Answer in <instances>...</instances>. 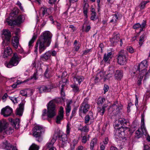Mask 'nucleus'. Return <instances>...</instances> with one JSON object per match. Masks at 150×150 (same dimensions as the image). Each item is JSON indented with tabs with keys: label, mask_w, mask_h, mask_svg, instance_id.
<instances>
[{
	"label": "nucleus",
	"mask_w": 150,
	"mask_h": 150,
	"mask_svg": "<svg viewBox=\"0 0 150 150\" xmlns=\"http://www.w3.org/2000/svg\"><path fill=\"white\" fill-rule=\"evenodd\" d=\"M52 37V34L49 31L43 33L36 42L34 52L37 53L38 49L40 54L44 51L47 47L50 46Z\"/></svg>",
	"instance_id": "1"
},
{
	"label": "nucleus",
	"mask_w": 150,
	"mask_h": 150,
	"mask_svg": "<svg viewBox=\"0 0 150 150\" xmlns=\"http://www.w3.org/2000/svg\"><path fill=\"white\" fill-rule=\"evenodd\" d=\"M122 126L117 128L114 131V134L115 138L121 140L125 138V129L127 127L128 124H129L128 121L125 119H121L118 121Z\"/></svg>",
	"instance_id": "2"
},
{
	"label": "nucleus",
	"mask_w": 150,
	"mask_h": 150,
	"mask_svg": "<svg viewBox=\"0 0 150 150\" xmlns=\"http://www.w3.org/2000/svg\"><path fill=\"white\" fill-rule=\"evenodd\" d=\"M54 100L50 101L47 105V117L52 118L55 116L57 113V110Z\"/></svg>",
	"instance_id": "3"
},
{
	"label": "nucleus",
	"mask_w": 150,
	"mask_h": 150,
	"mask_svg": "<svg viewBox=\"0 0 150 150\" xmlns=\"http://www.w3.org/2000/svg\"><path fill=\"white\" fill-rule=\"evenodd\" d=\"M42 130V127L39 125H36L33 129V136L35 137L36 140L39 142L42 141V138L41 134Z\"/></svg>",
	"instance_id": "4"
},
{
	"label": "nucleus",
	"mask_w": 150,
	"mask_h": 150,
	"mask_svg": "<svg viewBox=\"0 0 150 150\" xmlns=\"http://www.w3.org/2000/svg\"><path fill=\"white\" fill-rule=\"evenodd\" d=\"M21 59L16 53H14L13 56L8 63L5 64V66L8 68L17 66L19 63Z\"/></svg>",
	"instance_id": "5"
},
{
	"label": "nucleus",
	"mask_w": 150,
	"mask_h": 150,
	"mask_svg": "<svg viewBox=\"0 0 150 150\" xmlns=\"http://www.w3.org/2000/svg\"><path fill=\"white\" fill-rule=\"evenodd\" d=\"M144 115L142 114L141 118V128L138 129L135 132V136L137 138L141 137L143 134L146 133V130L144 125Z\"/></svg>",
	"instance_id": "6"
},
{
	"label": "nucleus",
	"mask_w": 150,
	"mask_h": 150,
	"mask_svg": "<svg viewBox=\"0 0 150 150\" xmlns=\"http://www.w3.org/2000/svg\"><path fill=\"white\" fill-rule=\"evenodd\" d=\"M9 18H7L6 21L9 25L11 26H14L15 25L20 24L23 22L25 20L24 16L22 15L18 16L14 20H12L10 19Z\"/></svg>",
	"instance_id": "7"
},
{
	"label": "nucleus",
	"mask_w": 150,
	"mask_h": 150,
	"mask_svg": "<svg viewBox=\"0 0 150 150\" xmlns=\"http://www.w3.org/2000/svg\"><path fill=\"white\" fill-rule=\"evenodd\" d=\"M3 34L5 39L3 40L2 45L5 47L4 45H8L9 44L11 35L10 31L8 30H4L3 31Z\"/></svg>",
	"instance_id": "8"
},
{
	"label": "nucleus",
	"mask_w": 150,
	"mask_h": 150,
	"mask_svg": "<svg viewBox=\"0 0 150 150\" xmlns=\"http://www.w3.org/2000/svg\"><path fill=\"white\" fill-rule=\"evenodd\" d=\"M0 147L7 150H18L16 147L12 146L10 143H8L7 141H5L0 144Z\"/></svg>",
	"instance_id": "9"
},
{
	"label": "nucleus",
	"mask_w": 150,
	"mask_h": 150,
	"mask_svg": "<svg viewBox=\"0 0 150 150\" xmlns=\"http://www.w3.org/2000/svg\"><path fill=\"white\" fill-rule=\"evenodd\" d=\"M87 99H85L84 102L80 106V109H79L84 113H86L89 110L90 106L85 101H87Z\"/></svg>",
	"instance_id": "10"
},
{
	"label": "nucleus",
	"mask_w": 150,
	"mask_h": 150,
	"mask_svg": "<svg viewBox=\"0 0 150 150\" xmlns=\"http://www.w3.org/2000/svg\"><path fill=\"white\" fill-rule=\"evenodd\" d=\"M12 112V109L9 107L6 106L3 108L1 110V114L5 117H7L10 115Z\"/></svg>",
	"instance_id": "11"
},
{
	"label": "nucleus",
	"mask_w": 150,
	"mask_h": 150,
	"mask_svg": "<svg viewBox=\"0 0 150 150\" xmlns=\"http://www.w3.org/2000/svg\"><path fill=\"white\" fill-rule=\"evenodd\" d=\"M25 103L24 101H23L20 103L19 107L16 109V115L19 116H21L22 115Z\"/></svg>",
	"instance_id": "12"
},
{
	"label": "nucleus",
	"mask_w": 150,
	"mask_h": 150,
	"mask_svg": "<svg viewBox=\"0 0 150 150\" xmlns=\"http://www.w3.org/2000/svg\"><path fill=\"white\" fill-rule=\"evenodd\" d=\"M147 62L146 60H144L142 61L139 65L137 66L138 67V69L139 71H142V72H144V73L146 72V68L147 67Z\"/></svg>",
	"instance_id": "13"
},
{
	"label": "nucleus",
	"mask_w": 150,
	"mask_h": 150,
	"mask_svg": "<svg viewBox=\"0 0 150 150\" xmlns=\"http://www.w3.org/2000/svg\"><path fill=\"white\" fill-rule=\"evenodd\" d=\"M127 62V59L125 56L122 54H119L117 57L118 63L122 65L125 64Z\"/></svg>",
	"instance_id": "14"
},
{
	"label": "nucleus",
	"mask_w": 150,
	"mask_h": 150,
	"mask_svg": "<svg viewBox=\"0 0 150 150\" xmlns=\"http://www.w3.org/2000/svg\"><path fill=\"white\" fill-rule=\"evenodd\" d=\"M2 45L3 48L4 49V51L3 57L4 58L7 57L8 56L11 55L12 53V51L11 47L9 46H8L5 48V45H4L5 47Z\"/></svg>",
	"instance_id": "15"
},
{
	"label": "nucleus",
	"mask_w": 150,
	"mask_h": 150,
	"mask_svg": "<svg viewBox=\"0 0 150 150\" xmlns=\"http://www.w3.org/2000/svg\"><path fill=\"white\" fill-rule=\"evenodd\" d=\"M64 108L62 107H61L60 108L59 113L56 118V122L57 123H60V121L62 120L64 116Z\"/></svg>",
	"instance_id": "16"
},
{
	"label": "nucleus",
	"mask_w": 150,
	"mask_h": 150,
	"mask_svg": "<svg viewBox=\"0 0 150 150\" xmlns=\"http://www.w3.org/2000/svg\"><path fill=\"white\" fill-rule=\"evenodd\" d=\"M9 121L11 122V124L16 129H18L19 127L20 120L18 118L16 119L15 120L11 118L8 119Z\"/></svg>",
	"instance_id": "17"
},
{
	"label": "nucleus",
	"mask_w": 150,
	"mask_h": 150,
	"mask_svg": "<svg viewBox=\"0 0 150 150\" xmlns=\"http://www.w3.org/2000/svg\"><path fill=\"white\" fill-rule=\"evenodd\" d=\"M120 39V35L117 34L114 35L113 37L110 39V41L112 45L114 46L117 43Z\"/></svg>",
	"instance_id": "18"
},
{
	"label": "nucleus",
	"mask_w": 150,
	"mask_h": 150,
	"mask_svg": "<svg viewBox=\"0 0 150 150\" xmlns=\"http://www.w3.org/2000/svg\"><path fill=\"white\" fill-rule=\"evenodd\" d=\"M146 25V22L145 21H143L141 24L139 23H137L135 24L133 26L134 29H137L140 28V32L143 30L145 26Z\"/></svg>",
	"instance_id": "19"
},
{
	"label": "nucleus",
	"mask_w": 150,
	"mask_h": 150,
	"mask_svg": "<svg viewBox=\"0 0 150 150\" xmlns=\"http://www.w3.org/2000/svg\"><path fill=\"white\" fill-rule=\"evenodd\" d=\"M20 93V94L21 95L26 97L28 95H31L33 93V92L31 89L27 88L21 91Z\"/></svg>",
	"instance_id": "20"
},
{
	"label": "nucleus",
	"mask_w": 150,
	"mask_h": 150,
	"mask_svg": "<svg viewBox=\"0 0 150 150\" xmlns=\"http://www.w3.org/2000/svg\"><path fill=\"white\" fill-rule=\"evenodd\" d=\"M8 124L7 122L5 120H0V132H2L6 128Z\"/></svg>",
	"instance_id": "21"
},
{
	"label": "nucleus",
	"mask_w": 150,
	"mask_h": 150,
	"mask_svg": "<svg viewBox=\"0 0 150 150\" xmlns=\"http://www.w3.org/2000/svg\"><path fill=\"white\" fill-rule=\"evenodd\" d=\"M114 76L116 79L120 80L123 76L122 71L121 70H117L116 71Z\"/></svg>",
	"instance_id": "22"
},
{
	"label": "nucleus",
	"mask_w": 150,
	"mask_h": 150,
	"mask_svg": "<svg viewBox=\"0 0 150 150\" xmlns=\"http://www.w3.org/2000/svg\"><path fill=\"white\" fill-rule=\"evenodd\" d=\"M61 138V146L63 147L66 146L67 143V134H62Z\"/></svg>",
	"instance_id": "23"
},
{
	"label": "nucleus",
	"mask_w": 150,
	"mask_h": 150,
	"mask_svg": "<svg viewBox=\"0 0 150 150\" xmlns=\"http://www.w3.org/2000/svg\"><path fill=\"white\" fill-rule=\"evenodd\" d=\"M84 79V78L83 76L76 75L74 78V82L76 83H77L78 84H80L81 82L83 81Z\"/></svg>",
	"instance_id": "24"
},
{
	"label": "nucleus",
	"mask_w": 150,
	"mask_h": 150,
	"mask_svg": "<svg viewBox=\"0 0 150 150\" xmlns=\"http://www.w3.org/2000/svg\"><path fill=\"white\" fill-rule=\"evenodd\" d=\"M40 93H42L43 92H48L51 91V88L50 86H42L39 88Z\"/></svg>",
	"instance_id": "25"
},
{
	"label": "nucleus",
	"mask_w": 150,
	"mask_h": 150,
	"mask_svg": "<svg viewBox=\"0 0 150 150\" xmlns=\"http://www.w3.org/2000/svg\"><path fill=\"white\" fill-rule=\"evenodd\" d=\"M51 56L50 51H48L41 56V58L43 61H46L50 59Z\"/></svg>",
	"instance_id": "26"
},
{
	"label": "nucleus",
	"mask_w": 150,
	"mask_h": 150,
	"mask_svg": "<svg viewBox=\"0 0 150 150\" xmlns=\"http://www.w3.org/2000/svg\"><path fill=\"white\" fill-rule=\"evenodd\" d=\"M12 45L15 48L17 49L18 48L19 45V42L18 38L17 36L13 37Z\"/></svg>",
	"instance_id": "27"
},
{
	"label": "nucleus",
	"mask_w": 150,
	"mask_h": 150,
	"mask_svg": "<svg viewBox=\"0 0 150 150\" xmlns=\"http://www.w3.org/2000/svg\"><path fill=\"white\" fill-rule=\"evenodd\" d=\"M112 53L111 52H110L107 54H105L102 61L105 62H107L109 59L112 58Z\"/></svg>",
	"instance_id": "28"
},
{
	"label": "nucleus",
	"mask_w": 150,
	"mask_h": 150,
	"mask_svg": "<svg viewBox=\"0 0 150 150\" xmlns=\"http://www.w3.org/2000/svg\"><path fill=\"white\" fill-rule=\"evenodd\" d=\"M98 142L97 139L96 138L93 139L90 143V150H94V146H96Z\"/></svg>",
	"instance_id": "29"
},
{
	"label": "nucleus",
	"mask_w": 150,
	"mask_h": 150,
	"mask_svg": "<svg viewBox=\"0 0 150 150\" xmlns=\"http://www.w3.org/2000/svg\"><path fill=\"white\" fill-rule=\"evenodd\" d=\"M140 71L138 69V67L137 66H134L133 68V71L131 72V76L133 77L137 76L139 74Z\"/></svg>",
	"instance_id": "30"
},
{
	"label": "nucleus",
	"mask_w": 150,
	"mask_h": 150,
	"mask_svg": "<svg viewBox=\"0 0 150 150\" xmlns=\"http://www.w3.org/2000/svg\"><path fill=\"white\" fill-rule=\"evenodd\" d=\"M71 87L72 88V91L75 93H79L80 91L79 87L75 84L71 85Z\"/></svg>",
	"instance_id": "31"
},
{
	"label": "nucleus",
	"mask_w": 150,
	"mask_h": 150,
	"mask_svg": "<svg viewBox=\"0 0 150 150\" xmlns=\"http://www.w3.org/2000/svg\"><path fill=\"white\" fill-rule=\"evenodd\" d=\"M56 141V139L52 138L50 142L47 143L46 145V146L47 148L50 149L52 147H54L53 145Z\"/></svg>",
	"instance_id": "32"
},
{
	"label": "nucleus",
	"mask_w": 150,
	"mask_h": 150,
	"mask_svg": "<svg viewBox=\"0 0 150 150\" xmlns=\"http://www.w3.org/2000/svg\"><path fill=\"white\" fill-rule=\"evenodd\" d=\"M107 104H104L102 108H98V111L100 113L101 115H103L105 111V108L108 106Z\"/></svg>",
	"instance_id": "33"
},
{
	"label": "nucleus",
	"mask_w": 150,
	"mask_h": 150,
	"mask_svg": "<svg viewBox=\"0 0 150 150\" xmlns=\"http://www.w3.org/2000/svg\"><path fill=\"white\" fill-rule=\"evenodd\" d=\"M4 130V131L2 132H3L4 134H6L7 135L10 134H12L13 132V129L11 127H9L8 128L7 127Z\"/></svg>",
	"instance_id": "34"
},
{
	"label": "nucleus",
	"mask_w": 150,
	"mask_h": 150,
	"mask_svg": "<svg viewBox=\"0 0 150 150\" xmlns=\"http://www.w3.org/2000/svg\"><path fill=\"white\" fill-rule=\"evenodd\" d=\"M105 100V99L104 98L100 96L98 99L97 103L98 105H102Z\"/></svg>",
	"instance_id": "35"
},
{
	"label": "nucleus",
	"mask_w": 150,
	"mask_h": 150,
	"mask_svg": "<svg viewBox=\"0 0 150 150\" xmlns=\"http://www.w3.org/2000/svg\"><path fill=\"white\" fill-rule=\"evenodd\" d=\"M81 142L84 144L86 143L87 141L89 140L90 138V136L89 135H85L81 137Z\"/></svg>",
	"instance_id": "36"
},
{
	"label": "nucleus",
	"mask_w": 150,
	"mask_h": 150,
	"mask_svg": "<svg viewBox=\"0 0 150 150\" xmlns=\"http://www.w3.org/2000/svg\"><path fill=\"white\" fill-rule=\"evenodd\" d=\"M37 37V36L36 35H34L31 40L29 42L28 46L30 49L32 47V44L34 42L35 40L36 39Z\"/></svg>",
	"instance_id": "37"
},
{
	"label": "nucleus",
	"mask_w": 150,
	"mask_h": 150,
	"mask_svg": "<svg viewBox=\"0 0 150 150\" xmlns=\"http://www.w3.org/2000/svg\"><path fill=\"white\" fill-rule=\"evenodd\" d=\"M51 74V70L48 68L46 69V71L44 74V76L46 78H49Z\"/></svg>",
	"instance_id": "38"
},
{
	"label": "nucleus",
	"mask_w": 150,
	"mask_h": 150,
	"mask_svg": "<svg viewBox=\"0 0 150 150\" xmlns=\"http://www.w3.org/2000/svg\"><path fill=\"white\" fill-rule=\"evenodd\" d=\"M104 73L103 72L100 71L98 73L96 79L100 80L104 77Z\"/></svg>",
	"instance_id": "39"
},
{
	"label": "nucleus",
	"mask_w": 150,
	"mask_h": 150,
	"mask_svg": "<svg viewBox=\"0 0 150 150\" xmlns=\"http://www.w3.org/2000/svg\"><path fill=\"white\" fill-rule=\"evenodd\" d=\"M39 146L35 144H33L30 146L29 150H38Z\"/></svg>",
	"instance_id": "40"
},
{
	"label": "nucleus",
	"mask_w": 150,
	"mask_h": 150,
	"mask_svg": "<svg viewBox=\"0 0 150 150\" xmlns=\"http://www.w3.org/2000/svg\"><path fill=\"white\" fill-rule=\"evenodd\" d=\"M79 130L81 132H87L89 131V127L87 125L83 127L82 128H79Z\"/></svg>",
	"instance_id": "41"
},
{
	"label": "nucleus",
	"mask_w": 150,
	"mask_h": 150,
	"mask_svg": "<svg viewBox=\"0 0 150 150\" xmlns=\"http://www.w3.org/2000/svg\"><path fill=\"white\" fill-rule=\"evenodd\" d=\"M112 16V18L110 20V22L111 23H116L118 18L117 15V14H115L113 15Z\"/></svg>",
	"instance_id": "42"
},
{
	"label": "nucleus",
	"mask_w": 150,
	"mask_h": 150,
	"mask_svg": "<svg viewBox=\"0 0 150 150\" xmlns=\"http://www.w3.org/2000/svg\"><path fill=\"white\" fill-rule=\"evenodd\" d=\"M145 38V36L144 34H143L140 36L139 40V44L140 46H141L143 44V43L144 41V39Z\"/></svg>",
	"instance_id": "43"
},
{
	"label": "nucleus",
	"mask_w": 150,
	"mask_h": 150,
	"mask_svg": "<svg viewBox=\"0 0 150 150\" xmlns=\"http://www.w3.org/2000/svg\"><path fill=\"white\" fill-rule=\"evenodd\" d=\"M91 28L90 25H88L85 27L84 25H83L82 27V31L83 32H88Z\"/></svg>",
	"instance_id": "44"
},
{
	"label": "nucleus",
	"mask_w": 150,
	"mask_h": 150,
	"mask_svg": "<svg viewBox=\"0 0 150 150\" xmlns=\"http://www.w3.org/2000/svg\"><path fill=\"white\" fill-rule=\"evenodd\" d=\"M47 111L46 109L43 110L42 111V117L43 120H45L46 118H49L47 117Z\"/></svg>",
	"instance_id": "45"
},
{
	"label": "nucleus",
	"mask_w": 150,
	"mask_h": 150,
	"mask_svg": "<svg viewBox=\"0 0 150 150\" xmlns=\"http://www.w3.org/2000/svg\"><path fill=\"white\" fill-rule=\"evenodd\" d=\"M71 108L70 104L69 103H67L66 106V112L67 116L69 115L70 112L71 111Z\"/></svg>",
	"instance_id": "46"
},
{
	"label": "nucleus",
	"mask_w": 150,
	"mask_h": 150,
	"mask_svg": "<svg viewBox=\"0 0 150 150\" xmlns=\"http://www.w3.org/2000/svg\"><path fill=\"white\" fill-rule=\"evenodd\" d=\"M47 9H48L46 8H41V10L42 11V14L43 16L45 15L46 16H47L48 15V13L47 12Z\"/></svg>",
	"instance_id": "47"
},
{
	"label": "nucleus",
	"mask_w": 150,
	"mask_h": 150,
	"mask_svg": "<svg viewBox=\"0 0 150 150\" xmlns=\"http://www.w3.org/2000/svg\"><path fill=\"white\" fill-rule=\"evenodd\" d=\"M122 105H120L119 106L117 105H113L112 106V108L114 109H116V110L117 111H119L120 110L122 109Z\"/></svg>",
	"instance_id": "48"
},
{
	"label": "nucleus",
	"mask_w": 150,
	"mask_h": 150,
	"mask_svg": "<svg viewBox=\"0 0 150 150\" xmlns=\"http://www.w3.org/2000/svg\"><path fill=\"white\" fill-rule=\"evenodd\" d=\"M38 78L37 75L36 74L34 73L33 76L31 77L30 79H28L24 81V82H27L29 80L31 79H34V80H36Z\"/></svg>",
	"instance_id": "49"
},
{
	"label": "nucleus",
	"mask_w": 150,
	"mask_h": 150,
	"mask_svg": "<svg viewBox=\"0 0 150 150\" xmlns=\"http://www.w3.org/2000/svg\"><path fill=\"white\" fill-rule=\"evenodd\" d=\"M149 1H143L140 4V8L141 9H143L144 8L148 2Z\"/></svg>",
	"instance_id": "50"
},
{
	"label": "nucleus",
	"mask_w": 150,
	"mask_h": 150,
	"mask_svg": "<svg viewBox=\"0 0 150 150\" xmlns=\"http://www.w3.org/2000/svg\"><path fill=\"white\" fill-rule=\"evenodd\" d=\"M114 73V71L113 69L110 70L108 72V74H107V76L108 77H110L113 75Z\"/></svg>",
	"instance_id": "51"
},
{
	"label": "nucleus",
	"mask_w": 150,
	"mask_h": 150,
	"mask_svg": "<svg viewBox=\"0 0 150 150\" xmlns=\"http://www.w3.org/2000/svg\"><path fill=\"white\" fill-rule=\"evenodd\" d=\"M9 98L14 104L17 103L18 102L17 98L9 96Z\"/></svg>",
	"instance_id": "52"
},
{
	"label": "nucleus",
	"mask_w": 150,
	"mask_h": 150,
	"mask_svg": "<svg viewBox=\"0 0 150 150\" xmlns=\"http://www.w3.org/2000/svg\"><path fill=\"white\" fill-rule=\"evenodd\" d=\"M145 73H144V72H142V71H140V72H139V73L140 74L138 76V78L139 79V80H142L143 77L145 75Z\"/></svg>",
	"instance_id": "53"
},
{
	"label": "nucleus",
	"mask_w": 150,
	"mask_h": 150,
	"mask_svg": "<svg viewBox=\"0 0 150 150\" xmlns=\"http://www.w3.org/2000/svg\"><path fill=\"white\" fill-rule=\"evenodd\" d=\"M71 125H70L69 124H67V129L66 132L67 135H69L70 132L71 130Z\"/></svg>",
	"instance_id": "54"
},
{
	"label": "nucleus",
	"mask_w": 150,
	"mask_h": 150,
	"mask_svg": "<svg viewBox=\"0 0 150 150\" xmlns=\"http://www.w3.org/2000/svg\"><path fill=\"white\" fill-rule=\"evenodd\" d=\"M88 9L86 7H85L83 8V13L85 17L87 18L88 17L87 16Z\"/></svg>",
	"instance_id": "55"
},
{
	"label": "nucleus",
	"mask_w": 150,
	"mask_h": 150,
	"mask_svg": "<svg viewBox=\"0 0 150 150\" xmlns=\"http://www.w3.org/2000/svg\"><path fill=\"white\" fill-rule=\"evenodd\" d=\"M97 19V17L96 16V13H91V20L95 21Z\"/></svg>",
	"instance_id": "56"
},
{
	"label": "nucleus",
	"mask_w": 150,
	"mask_h": 150,
	"mask_svg": "<svg viewBox=\"0 0 150 150\" xmlns=\"http://www.w3.org/2000/svg\"><path fill=\"white\" fill-rule=\"evenodd\" d=\"M127 50L130 53H133L134 52V50L132 47L129 46L127 47Z\"/></svg>",
	"instance_id": "57"
},
{
	"label": "nucleus",
	"mask_w": 150,
	"mask_h": 150,
	"mask_svg": "<svg viewBox=\"0 0 150 150\" xmlns=\"http://www.w3.org/2000/svg\"><path fill=\"white\" fill-rule=\"evenodd\" d=\"M90 120V117L89 115H86L85 118V122L86 123H88Z\"/></svg>",
	"instance_id": "58"
},
{
	"label": "nucleus",
	"mask_w": 150,
	"mask_h": 150,
	"mask_svg": "<svg viewBox=\"0 0 150 150\" xmlns=\"http://www.w3.org/2000/svg\"><path fill=\"white\" fill-rule=\"evenodd\" d=\"M109 89V87L107 85H105L104 86L103 90H104V94H105V93L108 91Z\"/></svg>",
	"instance_id": "59"
},
{
	"label": "nucleus",
	"mask_w": 150,
	"mask_h": 150,
	"mask_svg": "<svg viewBox=\"0 0 150 150\" xmlns=\"http://www.w3.org/2000/svg\"><path fill=\"white\" fill-rule=\"evenodd\" d=\"M8 96L7 94V93H5L3 96H2V99L3 100V101L4 102L5 101L7 97H8Z\"/></svg>",
	"instance_id": "60"
},
{
	"label": "nucleus",
	"mask_w": 150,
	"mask_h": 150,
	"mask_svg": "<svg viewBox=\"0 0 150 150\" xmlns=\"http://www.w3.org/2000/svg\"><path fill=\"white\" fill-rule=\"evenodd\" d=\"M16 4L19 7L20 9L21 10H23V7L21 6V4L19 1H18L17 2Z\"/></svg>",
	"instance_id": "61"
},
{
	"label": "nucleus",
	"mask_w": 150,
	"mask_h": 150,
	"mask_svg": "<svg viewBox=\"0 0 150 150\" xmlns=\"http://www.w3.org/2000/svg\"><path fill=\"white\" fill-rule=\"evenodd\" d=\"M69 28H71V30L72 32H74L76 30V28L72 25H70L69 26Z\"/></svg>",
	"instance_id": "62"
},
{
	"label": "nucleus",
	"mask_w": 150,
	"mask_h": 150,
	"mask_svg": "<svg viewBox=\"0 0 150 150\" xmlns=\"http://www.w3.org/2000/svg\"><path fill=\"white\" fill-rule=\"evenodd\" d=\"M51 56L52 55L53 56H56L57 55V52L55 50L52 51H50Z\"/></svg>",
	"instance_id": "63"
},
{
	"label": "nucleus",
	"mask_w": 150,
	"mask_h": 150,
	"mask_svg": "<svg viewBox=\"0 0 150 150\" xmlns=\"http://www.w3.org/2000/svg\"><path fill=\"white\" fill-rule=\"evenodd\" d=\"M78 141L77 139H74L73 141V146H74V148L75 146L78 143Z\"/></svg>",
	"instance_id": "64"
}]
</instances>
